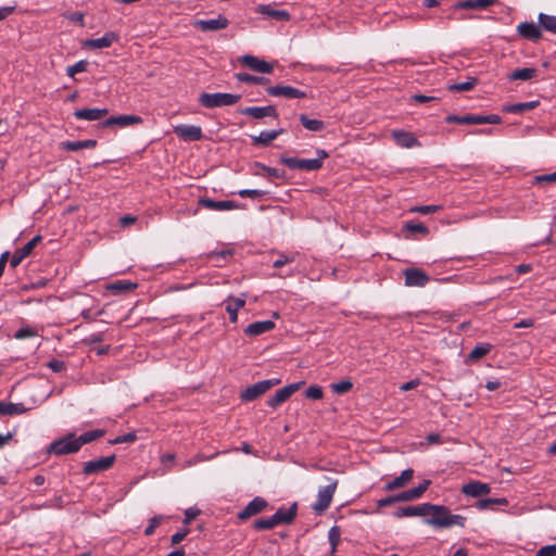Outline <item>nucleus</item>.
I'll return each mask as SVG.
<instances>
[{
  "label": "nucleus",
  "mask_w": 556,
  "mask_h": 556,
  "mask_svg": "<svg viewBox=\"0 0 556 556\" xmlns=\"http://www.w3.org/2000/svg\"><path fill=\"white\" fill-rule=\"evenodd\" d=\"M241 115H247L255 119H262L265 117L278 118L279 114L275 105L266 106H248L239 111Z\"/></svg>",
  "instance_id": "nucleus-15"
},
{
  "label": "nucleus",
  "mask_w": 556,
  "mask_h": 556,
  "mask_svg": "<svg viewBox=\"0 0 556 556\" xmlns=\"http://www.w3.org/2000/svg\"><path fill=\"white\" fill-rule=\"evenodd\" d=\"M338 486V480H331L330 483L318 491L317 501L313 505V510L317 515H321L324 511H326L331 502L333 494L336 492V489Z\"/></svg>",
  "instance_id": "nucleus-6"
},
{
  "label": "nucleus",
  "mask_w": 556,
  "mask_h": 556,
  "mask_svg": "<svg viewBox=\"0 0 556 556\" xmlns=\"http://www.w3.org/2000/svg\"><path fill=\"white\" fill-rule=\"evenodd\" d=\"M304 394L306 399L317 401L323 399L324 391L319 386H311L305 390Z\"/></svg>",
  "instance_id": "nucleus-50"
},
{
  "label": "nucleus",
  "mask_w": 556,
  "mask_h": 556,
  "mask_svg": "<svg viewBox=\"0 0 556 556\" xmlns=\"http://www.w3.org/2000/svg\"><path fill=\"white\" fill-rule=\"evenodd\" d=\"M294 255L279 254L278 258L274 261L273 267L281 268L282 266L294 262Z\"/></svg>",
  "instance_id": "nucleus-59"
},
{
  "label": "nucleus",
  "mask_w": 556,
  "mask_h": 556,
  "mask_svg": "<svg viewBox=\"0 0 556 556\" xmlns=\"http://www.w3.org/2000/svg\"><path fill=\"white\" fill-rule=\"evenodd\" d=\"M115 460L116 456L115 454H112L106 457L86 462L83 466V473L86 476H90L109 470L110 468L113 467Z\"/></svg>",
  "instance_id": "nucleus-8"
},
{
  "label": "nucleus",
  "mask_w": 556,
  "mask_h": 556,
  "mask_svg": "<svg viewBox=\"0 0 556 556\" xmlns=\"http://www.w3.org/2000/svg\"><path fill=\"white\" fill-rule=\"evenodd\" d=\"M192 25L202 31H217L227 28L229 20L219 14L216 18L212 20H195Z\"/></svg>",
  "instance_id": "nucleus-12"
},
{
  "label": "nucleus",
  "mask_w": 556,
  "mask_h": 556,
  "mask_svg": "<svg viewBox=\"0 0 556 556\" xmlns=\"http://www.w3.org/2000/svg\"><path fill=\"white\" fill-rule=\"evenodd\" d=\"M502 117L496 114L480 115V114H466L463 115L464 125H482V124H500Z\"/></svg>",
  "instance_id": "nucleus-24"
},
{
  "label": "nucleus",
  "mask_w": 556,
  "mask_h": 556,
  "mask_svg": "<svg viewBox=\"0 0 556 556\" xmlns=\"http://www.w3.org/2000/svg\"><path fill=\"white\" fill-rule=\"evenodd\" d=\"M275 328V323L271 320H261L250 324L244 330V334L249 337H257L268 332Z\"/></svg>",
  "instance_id": "nucleus-27"
},
{
  "label": "nucleus",
  "mask_w": 556,
  "mask_h": 556,
  "mask_svg": "<svg viewBox=\"0 0 556 556\" xmlns=\"http://www.w3.org/2000/svg\"><path fill=\"white\" fill-rule=\"evenodd\" d=\"M280 383V379H268V380H262L253 386H250L245 388L241 394L240 399L243 402H251L255 399L260 397L261 395L265 394L269 389Z\"/></svg>",
  "instance_id": "nucleus-5"
},
{
  "label": "nucleus",
  "mask_w": 556,
  "mask_h": 556,
  "mask_svg": "<svg viewBox=\"0 0 556 556\" xmlns=\"http://www.w3.org/2000/svg\"><path fill=\"white\" fill-rule=\"evenodd\" d=\"M299 121L302 126L311 131H321L325 129V123L320 119L309 118L306 114H300Z\"/></svg>",
  "instance_id": "nucleus-37"
},
{
  "label": "nucleus",
  "mask_w": 556,
  "mask_h": 556,
  "mask_svg": "<svg viewBox=\"0 0 556 556\" xmlns=\"http://www.w3.org/2000/svg\"><path fill=\"white\" fill-rule=\"evenodd\" d=\"M425 522L435 529H446L453 526L464 528L466 526V517L462 515H453L448 507L444 505H434L431 503H422L416 506L399 507L394 511L395 518L429 516Z\"/></svg>",
  "instance_id": "nucleus-1"
},
{
  "label": "nucleus",
  "mask_w": 556,
  "mask_h": 556,
  "mask_svg": "<svg viewBox=\"0 0 556 556\" xmlns=\"http://www.w3.org/2000/svg\"><path fill=\"white\" fill-rule=\"evenodd\" d=\"M47 366L53 371V372H61L65 370L66 365L63 361L60 359H51L48 362Z\"/></svg>",
  "instance_id": "nucleus-61"
},
{
  "label": "nucleus",
  "mask_w": 556,
  "mask_h": 556,
  "mask_svg": "<svg viewBox=\"0 0 556 556\" xmlns=\"http://www.w3.org/2000/svg\"><path fill=\"white\" fill-rule=\"evenodd\" d=\"M491 348L492 346L489 343L475 346L471 350V352L469 353L468 359L471 362H477V361L481 359L486 354H489V352L491 351Z\"/></svg>",
  "instance_id": "nucleus-43"
},
{
  "label": "nucleus",
  "mask_w": 556,
  "mask_h": 556,
  "mask_svg": "<svg viewBox=\"0 0 556 556\" xmlns=\"http://www.w3.org/2000/svg\"><path fill=\"white\" fill-rule=\"evenodd\" d=\"M244 304H245V300L241 299V298H238V299H235V300L229 298L227 300L226 311L229 314V319H230L231 323H237V320H238V311L241 307H243Z\"/></svg>",
  "instance_id": "nucleus-36"
},
{
  "label": "nucleus",
  "mask_w": 556,
  "mask_h": 556,
  "mask_svg": "<svg viewBox=\"0 0 556 556\" xmlns=\"http://www.w3.org/2000/svg\"><path fill=\"white\" fill-rule=\"evenodd\" d=\"M27 408L22 403H7V416L24 414Z\"/></svg>",
  "instance_id": "nucleus-55"
},
{
  "label": "nucleus",
  "mask_w": 556,
  "mask_h": 556,
  "mask_svg": "<svg viewBox=\"0 0 556 556\" xmlns=\"http://www.w3.org/2000/svg\"><path fill=\"white\" fill-rule=\"evenodd\" d=\"M494 505H502L506 506L508 505V501L505 497H498V498H481L477 502L476 507L480 510L484 509H492Z\"/></svg>",
  "instance_id": "nucleus-41"
},
{
  "label": "nucleus",
  "mask_w": 556,
  "mask_h": 556,
  "mask_svg": "<svg viewBox=\"0 0 556 556\" xmlns=\"http://www.w3.org/2000/svg\"><path fill=\"white\" fill-rule=\"evenodd\" d=\"M138 287L137 282H130L126 280H116L108 285L106 289L114 294H122L134 291Z\"/></svg>",
  "instance_id": "nucleus-34"
},
{
  "label": "nucleus",
  "mask_w": 556,
  "mask_h": 556,
  "mask_svg": "<svg viewBox=\"0 0 556 556\" xmlns=\"http://www.w3.org/2000/svg\"><path fill=\"white\" fill-rule=\"evenodd\" d=\"M462 492L467 496L480 497L491 492V486L481 481H470L463 485Z\"/></svg>",
  "instance_id": "nucleus-23"
},
{
  "label": "nucleus",
  "mask_w": 556,
  "mask_h": 556,
  "mask_svg": "<svg viewBox=\"0 0 556 556\" xmlns=\"http://www.w3.org/2000/svg\"><path fill=\"white\" fill-rule=\"evenodd\" d=\"M277 527L275 519L269 518H260L253 522V529L256 531L271 530Z\"/></svg>",
  "instance_id": "nucleus-44"
},
{
  "label": "nucleus",
  "mask_w": 556,
  "mask_h": 556,
  "mask_svg": "<svg viewBox=\"0 0 556 556\" xmlns=\"http://www.w3.org/2000/svg\"><path fill=\"white\" fill-rule=\"evenodd\" d=\"M267 94L271 97H283L286 99H304L306 92L292 86L276 85L266 88Z\"/></svg>",
  "instance_id": "nucleus-10"
},
{
  "label": "nucleus",
  "mask_w": 556,
  "mask_h": 556,
  "mask_svg": "<svg viewBox=\"0 0 556 556\" xmlns=\"http://www.w3.org/2000/svg\"><path fill=\"white\" fill-rule=\"evenodd\" d=\"M304 384V381H299L285 386L283 388L277 390L275 394L268 399L267 405L274 409L277 408L279 405L289 400L291 395L300 390Z\"/></svg>",
  "instance_id": "nucleus-7"
},
{
  "label": "nucleus",
  "mask_w": 556,
  "mask_h": 556,
  "mask_svg": "<svg viewBox=\"0 0 556 556\" xmlns=\"http://www.w3.org/2000/svg\"><path fill=\"white\" fill-rule=\"evenodd\" d=\"M332 392L337 394H344L353 388V383L350 380H342L330 386Z\"/></svg>",
  "instance_id": "nucleus-48"
},
{
  "label": "nucleus",
  "mask_w": 556,
  "mask_h": 556,
  "mask_svg": "<svg viewBox=\"0 0 556 556\" xmlns=\"http://www.w3.org/2000/svg\"><path fill=\"white\" fill-rule=\"evenodd\" d=\"M404 228L412 233H419L422 236H427L429 233L428 227L422 223L407 222L404 225Z\"/></svg>",
  "instance_id": "nucleus-46"
},
{
  "label": "nucleus",
  "mask_w": 556,
  "mask_h": 556,
  "mask_svg": "<svg viewBox=\"0 0 556 556\" xmlns=\"http://www.w3.org/2000/svg\"><path fill=\"white\" fill-rule=\"evenodd\" d=\"M189 534V529H184L174 533L170 538L172 545L179 544Z\"/></svg>",
  "instance_id": "nucleus-64"
},
{
  "label": "nucleus",
  "mask_w": 556,
  "mask_h": 556,
  "mask_svg": "<svg viewBox=\"0 0 556 556\" xmlns=\"http://www.w3.org/2000/svg\"><path fill=\"white\" fill-rule=\"evenodd\" d=\"M535 556H556V544L545 545L541 547Z\"/></svg>",
  "instance_id": "nucleus-63"
},
{
  "label": "nucleus",
  "mask_w": 556,
  "mask_h": 556,
  "mask_svg": "<svg viewBox=\"0 0 556 556\" xmlns=\"http://www.w3.org/2000/svg\"><path fill=\"white\" fill-rule=\"evenodd\" d=\"M256 166L262 168L269 177L278 178V179H285L286 173L282 169L270 167L267 165H264L262 163H256Z\"/></svg>",
  "instance_id": "nucleus-47"
},
{
  "label": "nucleus",
  "mask_w": 556,
  "mask_h": 556,
  "mask_svg": "<svg viewBox=\"0 0 556 556\" xmlns=\"http://www.w3.org/2000/svg\"><path fill=\"white\" fill-rule=\"evenodd\" d=\"M235 77L238 81L250 84V85H266L269 83V79L263 76H254L248 73H237Z\"/></svg>",
  "instance_id": "nucleus-40"
},
{
  "label": "nucleus",
  "mask_w": 556,
  "mask_h": 556,
  "mask_svg": "<svg viewBox=\"0 0 556 556\" xmlns=\"http://www.w3.org/2000/svg\"><path fill=\"white\" fill-rule=\"evenodd\" d=\"M105 430L104 429H94L88 432H85L80 434L79 437L75 435V441L78 444V450L81 448L84 444L90 443L97 439H100L104 437Z\"/></svg>",
  "instance_id": "nucleus-35"
},
{
  "label": "nucleus",
  "mask_w": 556,
  "mask_h": 556,
  "mask_svg": "<svg viewBox=\"0 0 556 556\" xmlns=\"http://www.w3.org/2000/svg\"><path fill=\"white\" fill-rule=\"evenodd\" d=\"M198 203L200 206L214 211H230L240 207L239 203L231 200L215 201L210 198H200Z\"/></svg>",
  "instance_id": "nucleus-19"
},
{
  "label": "nucleus",
  "mask_w": 556,
  "mask_h": 556,
  "mask_svg": "<svg viewBox=\"0 0 556 556\" xmlns=\"http://www.w3.org/2000/svg\"><path fill=\"white\" fill-rule=\"evenodd\" d=\"M165 519L164 516L157 515L152 517L149 520V526L144 529V535L150 536L154 533L155 529L162 523V521Z\"/></svg>",
  "instance_id": "nucleus-51"
},
{
  "label": "nucleus",
  "mask_w": 556,
  "mask_h": 556,
  "mask_svg": "<svg viewBox=\"0 0 556 556\" xmlns=\"http://www.w3.org/2000/svg\"><path fill=\"white\" fill-rule=\"evenodd\" d=\"M37 336V332L34 328L31 327H23V328H20L15 334H14V338L17 339V340H23V339H26V338H31V337H35Z\"/></svg>",
  "instance_id": "nucleus-57"
},
{
  "label": "nucleus",
  "mask_w": 556,
  "mask_h": 556,
  "mask_svg": "<svg viewBox=\"0 0 556 556\" xmlns=\"http://www.w3.org/2000/svg\"><path fill=\"white\" fill-rule=\"evenodd\" d=\"M268 505L269 504L265 498L256 496L252 501H250L241 511L238 513L237 518L239 521H247L253 516H256L264 511L268 507Z\"/></svg>",
  "instance_id": "nucleus-9"
},
{
  "label": "nucleus",
  "mask_w": 556,
  "mask_h": 556,
  "mask_svg": "<svg viewBox=\"0 0 556 556\" xmlns=\"http://www.w3.org/2000/svg\"><path fill=\"white\" fill-rule=\"evenodd\" d=\"M498 0H464L458 2L455 8L457 9H475V10H484L493 4H495Z\"/></svg>",
  "instance_id": "nucleus-33"
},
{
  "label": "nucleus",
  "mask_w": 556,
  "mask_h": 556,
  "mask_svg": "<svg viewBox=\"0 0 556 556\" xmlns=\"http://www.w3.org/2000/svg\"><path fill=\"white\" fill-rule=\"evenodd\" d=\"M98 144L94 139H86L79 141H63L60 143V148L66 151H78L81 149H93Z\"/></svg>",
  "instance_id": "nucleus-32"
},
{
  "label": "nucleus",
  "mask_w": 556,
  "mask_h": 556,
  "mask_svg": "<svg viewBox=\"0 0 556 556\" xmlns=\"http://www.w3.org/2000/svg\"><path fill=\"white\" fill-rule=\"evenodd\" d=\"M239 62L252 71L270 74L274 71V64L258 59L257 56L245 54L239 59Z\"/></svg>",
  "instance_id": "nucleus-14"
},
{
  "label": "nucleus",
  "mask_w": 556,
  "mask_h": 556,
  "mask_svg": "<svg viewBox=\"0 0 556 556\" xmlns=\"http://www.w3.org/2000/svg\"><path fill=\"white\" fill-rule=\"evenodd\" d=\"M232 255H233V250L224 249L220 251H211L210 253H207L206 257L211 261H218L219 258L227 260V258L231 257Z\"/></svg>",
  "instance_id": "nucleus-49"
},
{
  "label": "nucleus",
  "mask_w": 556,
  "mask_h": 556,
  "mask_svg": "<svg viewBox=\"0 0 556 556\" xmlns=\"http://www.w3.org/2000/svg\"><path fill=\"white\" fill-rule=\"evenodd\" d=\"M392 138L394 139L396 144H399L400 147H403V148L409 149V148L420 146V142L417 139V137L413 132H409L406 130H402V129L393 130Z\"/></svg>",
  "instance_id": "nucleus-20"
},
{
  "label": "nucleus",
  "mask_w": 556,
  "mask_h": 556,
  "mask_svg": "<svg viewBox=\"0 0 556 556\" xmlns=\"http://www.w3.org/2000/svg\"><path fill=\"white\" fill-rule=\"evenodd\" d=\"M87 66H88V61H86V60L78 61L74 65L67 67L66 74L70 77H74L77 73H83V72L87 71Z\"/></svg>",
  "instance_id": "nucleus-52"
},
{
  "label": "nucleus",
  "mask_w": 556,
  "mask_h": 556,
  "mask_svg": "<svg viewBox=\"0 0 556 556\" xmlns=\"http://www.w3.org/2000/svg\"><path fill=\"white\" fill-rule=\"evenodd\" d=\"M477 77H468L464 83H454L447 86V90L451 92H463L472 90L478 85Z\"/></svg>",
  "instance_id": "nucleus-39"
},
{
  "label": "nucleus",
  "mask_w": 556,
  "mask_h": 556,
  "mask_svg": "<svg viewBox=\"0 0 556 556\" xmlns=\"http://www.w3.org/2000/svg\"><path fill=\"white\" fill-rule=\"evenodd\" d=\"M240 99H241V94L222 93V92H215V93L202 92L198 98V102L201 106H203L205 109H215V108L233 105V104L238 103L240 101Z\"/></svg>",
  "instance_id": "nucleus-3"
},
{
  "label": "nucleus",
  "mask_w": 556,
  "mask_h": 556,
  "mask_svg": "<svg viewBox=\"0 0 556 556\" xmlns=\"http://www.w3.org/2000/svg\"><path fill=\"white\" fill-rule=\"evenodd\" d=\"M538 18H539L540 26L543 29L551 31L553 34H556V16L548 15L545 13H540Z\"/></svg>",
  "instance_id": "nucleus-42"
},
{
  "label": "nucleus",
  "mask_w": 556,
  "mask_h": 556,
  "mask_svg": "<svg viewBox=\"0 0 556 556\" xmlns=\"http://www.w3.org/2000/svg\"><path fill=\"white\" fill-rule=\"evenodd\" d=\"M136 440H137L136 432H128L126 434L118 435V437L110 440L109 443L112 445H115V444H122V443H132Z\"/></svg>",
  "instance_id": "nucleus-54"
},
{
  "label": "nucleus",
  "mask_w": 556,
  "mask_h": 556,
  "mask_svg": "<svg viewBox=\"0 0 556 556\" xmlns=\"http://www.w3.org/2000/svg\"><path fill=\"white\" fill-rule=\"evenodd\" d=\"M414 477V470L408 468L402 471V473L393 479L392 481L388 482L383 490L387 492H391L397 489H401L405 486Z\"/></svg>",
  "instance_id": "nucleus-28"
},
{
  "label": "nucleus",
  "mask_w": 556,
  "mask_h": 556,
  "mask_svg": "<svg viewBox=\"0 0 556 556\" xmlns=\"http://www.w3.org/2000/svg\"><path fill=\"white\" fill-rule=\"evenodd\" d=\"M397 502H400L399 497H397V494L390 495V496H387L384 498L378 500L377 501V507L378 508H383V507H387V506H391V505H393V504H395Z\"/></svg>",
  "instance_id": "nucleus-62"
},
{
  "label": "nucleus",
  "mask_w": 556,
  "mask_h": 556,
  "mask_svg": "<svg viewBox=\"0 0 556 556\" xmlns=\"http://www.w3.org/2000/svg\"><path fill=\"white\" fill-rule=\"evenodd\" d=\"M430 483H431L430 480H424L417 486L399 493L397 494L399 501L400 502H410V501L420 498L422 496V494L429 488Z\"/></svg>",
  "instance_id": "nucleus-26"
},
{
  "label": "nucleus",
  "mask_w": 556,
  "mask_h": 556,
  "mask_svg": "<svg viewBox=\"0 0 556 556\" xmlns=\"http://www.w3.org/2000/svg\"><path fill=\"white\" fill-rule=\"evenodd\" d=\"M340 538H341L340 527H338V526L331 527L328 532V540L331 545V551H330L331 555H333L336 553L337 546L340 542Z\"/></svg>",
  "instance_id": "nucleus-45"
},
{
  "label": "nucleus",
  "mask_w": 556,
  "mask_h": 556,
  "mask_svg": "<svg viewBox=\"0 0 556 556\" xmlns=\"http://www.w3.org/2000/svg\"><path fill=\"white\" fill-rule=\"evenodd\" d=\"M142 122L143 119L139 115H118L106 118L104 122L100 124V126L102 128H109L113 126L125 128L131 125L142 124Z\"/></svg>",
  "instance_id": "nucleus-13"
},
{
  "label": "nucleus",
  "mask_w": 556,
  "mask_h": 556,
  "mask_svg": "<svg viewBox=\"0 0 556 556\" xmlns=\"http://www.w3.org/2000/svg\"><path fill=\"white\" fill-rule=\"evenodd\" d=\"M238 194L241 197V198H251V199H262L263 197H265L267 194L266 191L264 190H258V189H242L240 191H238Z\"/></svg>",
  "instance_id": "nucleus-53"
},
{
  "label": "nucleus",
  "mask_w": 556,
  "mask_h": 556,
  "mask_svg": "<svg viewBox=\"0 0 556 556\" xmlns=\"http://www.w3.org/2000/svg\"><path fill=\"white\" fill-rule=\"evenodd\" d=\"M298 514V504L293 503L289 508L280 507L273 515L277 526L279 525H291Z\"/></svg>",
  "instance_id": "nucleus-21"
},
{
  "label": "nucleus",
  "mask_w": 556,
  "mask_h": 556,
  "mask_svg": "<svg viewBox=\"0 0 556 556\" xmlns=\"http://www.w3.org/2000/svg\"><path fill=\"white\" fill-rule=\"evenodd\" d=\"M405 286L406 287H425L429 281V275L417 267H409L404 270Z\"/></svg>",
  "instance_id": "nucleus-11"
},
{
  "label": "nucleus",
  "mask_w": 556,
  "mask_h": 556,
  "mask_svg": "<svg viewBox=\"0 0 556 556\" xmlns=\"http://www.w3.org/2000/svg\"><path fill=\"white\" fill-rule=\"evenodd\" d=\"M257 12L277 21H289L291 18L290 13L287 10H277L268 4H261L257 8Z\"/></svg>",
  "instance_id": "nucleus-30"
},
{
  "label": "nucleus",
  "mask_w": 556,
  "mask_h": 556,
  "mask_svg": "<svg viewBox=\"0 0 556 556\" xmlns=\"http://www.w3.org/2000/svg\"><path fill=\"white\" fill-rule=\"evenodd\" d=\"M174 132L184 141H199L203 138L201 127L195 125H177Z\"/></svg>",
  "instance_id": "nucleus-16"
},
{
  "label": "nucleus",
  "mask_w": 556,
  "mask_h": 556,
  "mask_svg": "<svg viewBox=\"0 0 556 556\" xmlns=\"http://www.w3.org/2000/svg\"><path fill=\"white\" fill-rule=\"evenodd\" d=\"M201 514V510L194 507H190L185 510V518L184 523L189 525L199 515Z\"/></svg>",
  "instance_id": "nucleus-60"
},
{
  "label": "nucleus",
  "mask_w": 556,
  "mask_h": 556,
  "mask_svg": "<svg viewBox=\"0 0 556 556\" xmlns=\"http://www.w3.org/2000/svg\"><path fill=\"white\" fill-rule=\"evenodd\" d=\"M283 129H273V130H264L258 136H252V142L255 146H268L271 141H274L278 136L283 134Z\"/></svg>",
  "instance_id": "nucleus-29"
},
{
  "label": "nucleus",
  "mask_w": 556,
  "mask_h": 556,
  "mask_svg": "<svg viewBox=\"0 0 556 556\" xmlns=\"http://www.w3.org/2000/svg\"><path fill=\"white\" fill-rule=\"evenodd\" d=\"M536 70L533 67L516 68L508 76L509 80H530L536 75Z\"/></svg>",
  "instance_id": "nucleus-38"
},
{
  "label": "nucleus",
  "mask_w": 556,
  "mask_h": 556,
  "mask_svg": "<svg viewBox=\"0 0 556 556\" xmlns=\"http://www.w3.org/2000/svg\"><path fill=\"white\" fill-rule=\"evenodd\" d=\"M556 182V170L552 174H544L534 176L533 184L534 185H541V184H553Z\"/></svg>",
  "instance_id": "nucleus-56"
},
{
  "label": "nucleus",
  "mask_w": 556,
  "mask_h": 556,
  "mask_svg": "<svg viewBox=\"0 0 556 556\" xmlns=\"http://www.w3.org/2000/svg\"><path fill=\"white\" fill-rule=\"evenodd\" d=\"M78 451V444L75 441L74 433H68L63 438L54 440L47 448L48 454H54L56 456L73 454Z\"/></svg>",
  "instance_id": "nucleus-4"
},
{
  "label": "nucleus",
  "mask_w": 556,
  "mask_h": 556,
  "mask_svg": "<svg viewBox=\"0 0 556 556\" xmlns=\"http://www.w3.org/2000/svg\"><path fill=\"white\" fill-rule=\"evenodd\" d=\"M42 237L40 235L35 236L31 240H29L23 248L16 250L10 260V266L15 268L17 267L21 262L30 255L35 247L38 242H40Z\"/></svg>",
  "instance_id": "nucleus-17"
},
{
  "label": "nucleus",
  "mask_w": 556,
  "mask_h": 556,
  "mask_svg": "<svg viewBox=\"0 0 556 556\" xmlns=\"http://www.w3.org/2000/svg\"><path fill=\"white\" fill-rule=\"evenodd\" d=\"M118 40V35L114 31H106L102 37L96 39H87L83 47L91 50L109 48L113 42Z\"/></svg>",
  "instance_id": "nucleus-18"
},
{
  "label": "nucleus",
  "mask_w": 556,
  "mask_h": 556,
  "mask_svg": "<svg viewBox=\"0 0 556 556\" xmlns=\"http://www.w3.org/2000/svg\"><path fill=\"white\" fill-rule=\"evenodd\" d=\"M109 114L108 109H98V108H87V109H78L74 112V116L76 119H85V121H99L105 117Z\"/></svg>",
  "instance_id": "nucleus-25"
},
{
  "label": "nucleus",
  "mask_w": 556,
  "mask_h": 556,
  "mask_svg": "<svg viewBox=\"0 0 556 556\" xmlns=\"http://www.w3.org/2000/svg\"><path fill=\"white\" fill-rule=\"evenodd\" d=\"M518 34L528 40L539 41L542 38L540 26L533 22H523L517 26Z\"/></svg>",
  "instance_id": "nucleus-22"
},
{
  "label": "nucleus",
  "mask_w": 556,
  "mask_h": 556,
  "mask_svg": "<svg viewBox=\"0 0 556 556\" xmlns=\"http://www.w3.org/2000/svg\"><path fill=\"white\" fill-rule=\"evenodd\" d=\"M540 102L538 100L535 101H529V102H519L514 104H506L502 108V111L505 113H511V114H522L527 111H531L539 106Z\"/></svg>",
  "instance_id": "nucleus-31"
},
{
  "label": "nucleus",
  "mask_w": 556,
  "mask_h": 556,
  "mask_svg": "<svg viewBox=\"0 0 556 556\" xmlns=\"http://www.w3.org/2000/svg\"><path fill=\"white\" fill-rule=\"evenodd\" d=\"M441 210L440 205H421V206H415L410 210L413 213H420V214H433Z\"/></svg>",
  "instance_id": "nucleus-58"
},
{
  "label": "nucleus",
  "mask_w": 556,
  "mask_h": 556,
  "mask_svg": "<svg viewBox=\"0 0 556 556\" xmlns=\"http://www.w3.org/2000/svg\"><path fill=\"white\" fill-rule=\"evenodd\" d=\"M316 159H298L291 156H280L279 163L290 169H299L304 172H315L323 167L324 160L329 156L328 152L323 149L316 150Z\"/></svg>",
  "instance_id": "nucleus-2"
}]
</instances>
